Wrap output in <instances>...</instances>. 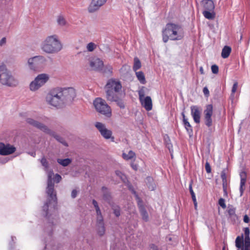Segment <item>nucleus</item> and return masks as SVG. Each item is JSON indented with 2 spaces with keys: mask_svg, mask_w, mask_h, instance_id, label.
<instances>
[{
  "mask_svg": "<svg viewBox=\"0 0 250 250\" xmlns=\"http://www.w3.org/2000/svg\"><path fill=\"white\" fill-rule=\"evenodd\" d=\"M75 96V90L73 88H56L47 93L45 101L49 105L59 108L70 103Z\"/></svg>",
  "mask_w": 250,
  "mask_h": 250,
  "instance_id": "f257e3e1",
  "label": "nucleus"
},
{
  "mask_svg": "<svg viewBox=\"0 0 250 250\" xmlns=\"http://www.w3.org/2000/svg\"><path fill=\"white\" fill-rule=\"evenodd\" d=\"M63 48V44L58 35L52 34L47 36L42 42L40 49L48 55L59 53Z\"/></svg>",
  "mask_w": 250,
  "mask_h": 250,
  "instance_id": "f03ea898",
  "label": "nucleus"
},
{
  "mask_svg": "<svg viewBox=\"0 0 250 250\" xmlns=\"http://www.w3.org/2000/svg\"><path fill=\"white\" fill-rule=\"evenodd\" d=\"M184 36L183 28L179 24L169 23L166 24L162 30L163 41L167 42L169 40L179 41Z\"/></svg>",
  "mask_w": 250,
  "mask_h": 250,
  "instance_id": "7ed1b4c3",
  "label": "nucleus"
},
{
  "mask_svg": "<svg viewBox=\"0 0 250 250\" xmlns=\"http://www.w3.org/2000/svg\"><path fill=\"white\" fill-rule=\"evenodd\" d=\"M18 80L12 75L6 66L2 63L0 65V83L2 85L15 87L19 84Z\"/></svg>",
  "mask_w": 250,
  "mask_h": 250,
  "instance_id": "20e7f679",
  "label": "nucleus"
},
{
  "mask_svg": "<svg viewBox=\"0 0 250 250\" xmlns=\"http://www.w3.org/2000/svg\"><path fill=\"white\" fill-rule=\"evenodd\" d=\"M50 80V75L45 73L37 75L29 84V89L32 92L38 91L43 86Z\"/></svg>",
  "mask_w": 250,
  "mask_h": 250,
  "instance_id": "39448f33",
  "label": "nucleus"
},
{
  "mask_svg": "<svg viewBox=\"0 0 250 250\" xmlns=\"http://www.w3.org/2000/svg\"><path fill=\"white\" fill-rule=\"evenodd\" d=\"M122 88L120 81L117 79L109 80L106 84V98L108 101H112L115 100V92H119Z\"/></svg>",
  "mask_w": 250,
  "mask_h": 250,
  "instance_id": "423d86ee",
  "label": "nucleus"
},
{
  "mask_svg": "<svg viewBox=\"0 0 250 250\" xmlns=\"http://www.w3.org/2000/svg\"><path fill=\"white\" fill-rule=\"evenodd\" d=\"M47 60L42 55H37L27 59L26 65L32 72H36L41 65L46 63Z\"/></svg>",
  "mask_w": 250,
  "mask_h": 250,
  "instance_id": "0eeeda50",
  "label": "nucleus"
},
{
  "mask_svg": "<svg viewBox=\"0 0 250 250\" xmlns=\"http://www.w3.org/2000/svg\"><path fill=\"white\" fill-rule=\"evenodd\" d=\"M93 104L97 112L107 117L111 116V109L104 100L97 98L94 101Z\"/></svg>",
  "mask_w": 250,
  "mask_h": 250,
  "instance_id": "6e6552de",
  "label": "nucleus"
},
{
  "mask_svg": "<svg viewBox=\"0 0 250 250\" xmlns=\"http://www.w3.org/2000/svg\"><path fill=\"white\" fill-rule=\"evenodd\" d=\"M53 175V171H49L47 173V184L46 192L51 200L55 201L56 199V194L54 190V185L53 182L52 176Z\"/></svg>",
  "mask_w": 250,
  "mask_h": 250,
  "instance_id": "1a4fd4ad",
  "label": "nucleus"
},
{
  "mask_svg": "<svg viewBox=\"0 0 250 250\" xmlns=\"http://www.w3.org/2000/svg\"><path fill=\"white\" fill-rule=\"evenodd\" d=\"M26 123L30 125L40 129L46 134L50 135H53L54 133L46 125L43 124L33 119L32 118H27L25 120Z\"/></svg>",
  "mask_w": 250,
  "mask_h": 250,
  "instance_id": "9d476101",
  "label": "nucleus"
},
{
  "mask_svg": "<svg viewBox=\"0 0 250 250\" xmlns=\"http://www.w3.org/2000/svg\"><path fill=\"white\" fill-rule=\"evenodd\" d=\"M139 100L142 105L147 110L149 111L152 109V100L149 96L145 97V92L144 88L141 89L139 92Z\"/></svg>",
  "mask_w": 250,
  "mask_h": 250,
  "instance_id": "9b49d317",
  "label": "nucleus"
},
{
  "mask_svg": "<svg viewBox=\"0 0 250 250\" xmlns=\"http://www.w3.org/2000/svg\"><path fill=\"white\" fill-rule=\"evenodd\" d=\"M95 126L100 132L101 135L105 139H111L112 141H114V137L112 136V131L106 128L105 125L100 122H96L95 124Z\"/></svg>",
  "mask_w": 250,
  "mask_h": 250,
  "instance_id": "f8f14e48",
  "label": "nucleus"
},
{
  "mask_svg": "<svg viewBox=\"0 0 250 250\" xmlns=\"http://www.w3.org/2000/svg\"><path fill=\"white\" fill-rule=\"evenodd\" d=\"M213 114V106L211 104L206 106L204 111L205 123L206 125L209 127L212 125L211 116Z\"/></svg>",
  "mask_w": 250,
  "mask_h": 250,
  "instance_id": "ddd939ff",
  "label": "nucleus"
},
{
  "mask_svg": "<svg viewBox=\"0 0 250 250\" xmlns=\"http://www.w3.org/2000/svg\"><path fill=\"white\" fill-rule=\"evenodd\" d=\"M107 0H92L90 4L88 7V11L90 13H93L99 9V8L104 5Z\"/></svg>",
  "mask_w": 250,
  "mask_h": 250,
  "instance_id": "4468645a",
  "label": "nucleus"
},
{
  "mask_svg": "<svg viewBox=\"0 0 250 250\" xmlns=\"http://www.w3.org/2000/svg\"><path fill=\"white\" fill-rule=\"evenodd\" d=\"M16 151V148L9 144H4L0 143V154L2 155H7L12 154Z\"/></svg>",
  "mask_w": 250,
  "mask_h": 250,
  "instance_id": "2eb2a0df",
  "label": "nucleus"
},
{
  "mask_svg": "<svg viewBox=\"0 0 250 250\" xmlns=\"http://www.w3.org/2000/svg\"><path fill=\"white\" fill-rule=\"evenodd\" d=\"M89 65L92 70H99L102 69L103 67L104 62L99 58L95 57L90 60Z\"/></svg>",
  "mask_w": 250,
  "mask_h": 250,
  "instance_id": "dca6fc26",
  "label": "nucleus"
},
{
  "mask_svg": "<svg viewBox=\"0 0 250 250\" xmlns=\"http://www.w3.org/2000/svg\"><path fill=\"white\" fill-rule=\"evenodd\" d=\"M191 114L194 122L196 123H199L200 122L201 109L197 106L193 105L190 107Z\"/></svg>",
  "mask_w": 250,
  "mask_h": 250,
  "instance_id": "f3484780",
  "label": "nucleus"
},
{
  "mask_svg": "<svg viewBox=\"0 0 250 250\" xmlns=\"http://www.w3.org/2000/svg\"><path fill=\"white\" fill-rule=\"evenodd\" d=\"M96 230L98 235L100 237L105 234V229L103 219L99 218L96 221Z\"/></svg>",
  "mask_w": 250,
  "mask_h": 250,
  "instance_id": "a211bd4d",
  "label": "nucleus"
},
{
  "mask_svg": "<svg viewBox=\"0 0 250 250\" xmlns=\"http://www.w3.org/2000/svg\"><path fill=\"white\" fill-rule=\"evenodd\" d=\"M43 212L42 214L45 216L49 220L54 219L57 217L56 212L54 209L50 212L48 211V205L46 203L42 207Z\"/></svg>",
  "mask_w": 250,
  "mask_h": 250,
  "instance_id": "6ab92c4d",
  "label": "nucleus"
},
{
  "mask_svg": "<svg viewBox=\"0 0 250 250\" xmlns=\"http://www.w3.org/2000/svg\"><path fill=\"white\" fill-rule=\"evenodd\" d=\"M202 5L205 10L213 11L214 9V4L211 0H203L202 1Z\"/></svg>",
  "mask_w": 250,
  "mask_h": 250,
  "instance_id": "aec40b11",
  "label": "nucleus"
},
{
  "mask_svg": "<svg viewBox=\"0 0 250 250\" xmlns=\"http://www.w3.org/2000/svg\"><path fill=\"white\" fill-rule=\"evenodd\" d=\"M240 175L241 177L240 192V196H241L243 195L244 190L245 189L244 187L246 183V174L245 172H242L240 173Z\"/></svg>",
  "mask_w": 250,
  "mask_h": 250,
  "instance_id": "412c9836",
  "label": "nucleus"
},
{
  "mask_svg": "<svg viewBox=\"0 0 250 250\" xmlns=\"http://www.w3.org/2000/svg\"><path fill=\"white\" fill-rule=\"evenodd\" d=\"M57 25L60 27H64L68 25V22L65 17L62 15H59L56 19Z\"/></svg>",
  "mask_w": 250,
  "mask_h": 250,
  "instance_id": "4be33fe9",
  "label": "nucleus"
},
{
  "mask_svg": "<svg viewBox=\"0 0 250 250\" xmlns=\"http://www.w3.org/2000/svg\"><path fill=\"white\" fill-rule=\"evenodd\" d=\"M139 211L141 213L142 219L146 222L148 221L149 220V216L147 212L143 206L140 204H139Z\"/></svg>",
  "mask_w": 250,
  "mask_h": 250,
  "instance_id": "5701e85b",
  "label": "nucleus"
},
{
  "mask_svg": "<svg viewBox=\"0 0 250 250\" xmlns=\"http://www.w3.org/2000/svg\"><path fill=\"white\" fill-rule=\"evenodd\" d=\"M182 115L183 118V123L185 125L186 129L189 134H191L192 132V127L189 124V123L187 119L186 118L184 112H182Z\"/></svg>",
  "mask_w": 250,
  "mask_h": 250,
  "instance_id": "b1692460",
  "label": "nucleus"
},
{
  "mask_svg": "<svg viewBox=\"0 0 250 250\" xmlns=\"http://www.w3.org/2000/svg\"><path fill=\"white\" fill-rule=\"evenodd\" d=\"M123 158L125 160H132L136 157L135 152L132 150H129L127 153L123 152L122 154Z\"/></svg>",
  "mask_w": 250,
  "mask_h": 250,
  "instance_id": "393cba45",
  "label": "nucleus"
},
{
  "mask_svg": "<svg viewBox=\"0 0 250 250\" xmlns=\"http://www.w3.org/2000/svg\"><path fill=\"white\" fill-rule=\"evenodd\" d=\"M231 51V48L229 46H225L222 49L221 56L223 58L226 59L229 57Z\"/></svg>",
  "mask_w": 250,
  "mask_h": 250,
  "instance_id": "a878e982",
  "label": "nucleus"
},
{
  "mask_svg": "<svg viewBox=\"0 0 250 250\" xmlns=\"http://www.w3.org/2000/svg\"><path fill=\"white\" fill-rule=\"evenodd\" d=\"M221 178L222 179L223 182V190L224 192L226 193L227 192V175H226V170H223L221 172Z\"/></svg>",
  "mask_w": 250,
  "mask_h": 250,
  "instance_id": "bb28decb",
  "label": "nucleus"
},
{
  "mask_svg": "<svg viewBox=\"0 0 250 250\" xmlns=\"http://www.w3.org/2000/svg\"><path fill=\"white\" fill-rule=\"evenodd\" d=\"M148 188L150 190H153L156 188V185L153 182V179L150 177H148L146 179V181Z\"/></svg>",
  "mask_w": 250,
  "mask_h": 250,
  "instance_id": "cd10ccee",
  "label": "nucleus"
},
{
  "mask_svg": "<svg viewBox=\"0 0 250 250\" xmlns=\"http://www.w3.org/2000/svg\"><path fill=\"white\" fill-rule=\"evenodd\" d=\"M57 162L63 167H66L70 165L72 162V160L69 158L60 159L59 158L57 160Z\"/></svg>",
  "mask_w": 250,
  "mask_h": 250,
  "instance_id": "c85d7f7f",
  "label": "nucleus"
},
{
  "mask_svg": "<svg viewBox=\"0 0 250 250\" xmlns=\"http://www.w3.org/2000/svg\"><path fill=\"white\" fill-rule=\"evenodd\" d=\"M204 16L209 20L213 19L215 17V14L213 11L204 10L203 12Z\"/></svg>",
  "mask_w": 250,
  "mask_h": 250,
  "instance_id": "c756f323",
  "label": "nucleus"
},
{
  "mask_svg": "<svg viewBox=\"0 0 250 250\" xmlns=\"http://www.w3.org/2000/svg\"><path fill=\"white\" fill-rule=\"evenodd\" d=\"M243 235L237 237L235 240V246L237 248L240 249L242 248L243 245Z\"/></svg>",
  "mask_w": 250,
  "mask_h": 250,
  "instance_id": "7c9ffc66",
  "label": "nucleus"
},
{
  "mask_svg": "<svg viewBox=\"0 0 250 250\" xmlns=\"http://www.w3.org/2000/svg\"><path fill=\"white\" fill-rule=\"evenodd\" d=\"M136 76H137L138 79L139 80V81L141 83H142L143 84H144L146 83V80H145V76H144V73L142 72L139 71V72H136Z\"/></svg>",
  "mask_w": 250,
  "mask_h": 250,
  "instance_id": "2f4dec72",
  "label": "nucleus"
},
{
  "mask_svg": "<svg viewBox=\"0 0 250 250\" xmlns=\"http://www.w3.org/2000/svg\"><path fill=\"white\" fill-rule=\"evenodd\" d=\"M189 191L190 192V194L191 195L192 199L193 200V201L194 202V205L195 207V208L196 209L197 207V202L196 199L195 195V193L193 192V190L192 188L191 184L189 185Z\"/></svg>",
  "mask_w": 250,
  "mask_h": 250,
  "instance_id": "473e14b6",
  "label": "nucleus"
},
{
  "mask_svg": "<svg viewBox=\"0 0 250 250\" xmlns=\"http://www.w3.org/2000/svg\"><path fill=\"white\" fill-rule=\"evenodd\" d=\"M141 67V64L140 60L137 58H134V63L133 66V70L136 71L137 70L140 68Z\"/></svg>",
  "mask_w": 250,
  "mask_h": 250,
  "instance_id": "72a5a7b5",
  "label": "nucleus"
},
{
  "mask_svg": "<svg viewBox=\"0 0 250 250\" xmlns=\"http://www.w3.org/2000/svg\"><path fill=\"white\" fill-rule=\"evenodd\" d=\"M41 163L42 166L44 167V170L46 171L47 173L50 170H48V163L46 158L45 157H42L41 160Z\"/></svg>",
  "mask_w": 250,
  "mask_h": 250,
  "instance_id": "f704fd0d",
  "label": "nucleus"
},
{
  "mask_svg": "<svg viewBox=\"0 0 250 250\" xmlns=\"http://www.w3.org/2000/svg\"><path fill=\"white\" fill-rule=\"evenodd\" d=\"M97 45L93 42H89L86 45V49L89 52L93 51L96 48Z\"/></svg>",
  "mask_w": 250,
  "mask_h": 250,
  "instance_id": "c9c22d12",
  "label": "nucleus"
},
{
  "mask_svg": "<svg viewBox=\"0 0 250 250\" xmlns=\"http://www.w3.org/2000/svg\"><path fill=\"white\" fill-rule=\"evenodd\" d=\"M116 102L118 105L121 108H124L125 107V104L124 102L120 99H118L116 96H115V100H113L112 102Z\"/></svg>",
  "mask_w": 250,
  "mask_h": 250,
  "instance_id": "e433bc0d",
  "label": "nucleus"
},
{
  "mask_svg": "<svg viewBox=\"0 0 250 250\" xmlns=\"http://www.w3.org/2000/svg\"><path fill=\"white\" fill-rule=\"evenodd\" d=\"M112 209L113 210V213L116 216L119 217L120 215V208L118 206H113Z\"/></svg>",
  "mask_w": 250,
  "mask_h": 250,
  "instance_id": "4c0bfd02",
  "label": "nucleus"
},
{
  "mask_svg": "<svg viewBox=\"0 0 250 250\" xmlns=\"http://www.w3.org/2000/svg\"><path fill=\"white\" fill-rule=\"evenodd\" d=\"M52 132L54 133V134L53 135H52V136H53L54 138H55L56 139V140H57L59 142H60L61 143H62V144H63L64 146H67V144L66 143V142L62 137L56 135L55 133V132H53V131H52Z\"/></svg>",
  "mask_w": 250,
  "mask_h": 250,
  "instance_id": "58836bf2",
  "label": "nucleus"
},
{
  "mask_svg": "<svg viewBox=\"0 0 250 250\" xmlns=\"http://www.w3.org/2000/svg\"><path fill=\"white\" fill-rule=\"evenodd\" d=\"M95 208L97 214V220H99V218L103 219L102 212L99 206L95 207Z\"/></svg>",
  "mask_w": 250,
  "mask_h": 250,
  "instance_id": "ea45409f",
  "label": "nucleus"
},
{
  "mask_svg": "<svg viewBox=\"0 0 250 250\" xmlns=\"http://www.w3.org/2000/svg\"><path fill=\"white\" fill-rule=\"evenodd\" d=\"M116 175L118 176L122 181H125L126 180V177L125 175L122 173V172H121L119 170H116L115 171Z\"/></svg>",
  "mask_w": 250,
  "mask_h": 250,
  "instance_id": "a19ab883",
  "label": "nucleus"
},
{
  "mask_svg": "<svg viewBox=\"0 0 250 250\" xmlns=\"http://www.w3.org/2000/svg\"><path fill=\"white\" fill-rule=\"evenodd\" d=\"M52 179H53V180L54 179V180L56 183H59L61 181L62 177L61 176V175H60L58 174H56L55 175L54 174L53 176H52Z\"/></svg>",
  "mask_w": 250,
  "mask_h": 250,
  "instance_id": "79ce46f5",
  "label": "nucleus"
},
{
  "mask_svg": "<svg viewBox=\"0 0 250 250\" xmlns=\"http://www.w3.org/2000/svg\"><path fill=\"white\" fill-rule=\"evenodd\" d=\"M237 88H238V83L237 82H235L233 85L232 89H231V96H233L234 94L236 91Z\"/></svg>",
  "mask_w": 250,
  "mask_h": 250,
  "instance_id": "37998d69",
  "label": "nucleus"
},
{
  "mask_svg": "<svg viewBox=\"0 0 250 250\" xmlns=\"http://www.w3.org/2000/svg\"><path fill=\"white\" fill-rule=\"evenodd\" d=\"M218 203L219 205L224 209L226 208V205L225 204V200L223 198H220L219 200Z\"/></svg>",
  "mask_w": 250,
  "mask_h": 250,
  "instance_id": "c03bdc74",
  "label": "nucleus"
},
{
  "mask_svg": "<svg viewBox=\"0 0 250 250\" xmlns=\"http://www.w3.org/2000/svg\"><path fill=\"white\" fill-rule=\"evenodd\" d=\"M7 40L6 37H3L0 40V47L4 46L6 45Z\"/></svg>",
  "mask_w": 250,
  "mask_h": 250,
  "instance_id": "a18cd8bd",
  "label": "nucleus"
},
{
  "mask_svg": "<svg viewBox=\"0 0 250 250\" xmlns=\"http://www.w3.org/2000/svg\"><path fill=\"white\" fill-rule=\"evenodd\" d=\"M235 212V208H233L232 207H229L228 213L230 215L232 216V215H234Z\"/></svg>",
  "mask_w": 250,
  "mask_h": 250,
  "instance_id": "49530a36",
  "label": "nucleus"
},
{
  "mask_svg": "<svg viewBox=\"0 0 250 250\" xmlns=\"http://www.w3.org/2000/svg\"><path fill=\"white\" fill-rule=\"evenodd\" d=\"M219 68L217 65H213L211 66V71L214 74H217L218 72Z\"/></svg>",
  "mask_w": 250,
  "mask_h": 250,
  "instance_id": "de8ad7c7",
  "label": "nucleus"
},
{
  "mask_svg": "<svg viewBox=\"0 0 250 250\" xmlns=\"http://www.w3.org/2000/svg\"><path fill=\"white\" fill-rule=\"evenodd\" d=\"M245 237H250V229L249 228H245L244 229Z\"/></svg>",
  "mask_w": 250,
  "mask_h": 250,
  "instance_id": "09e8293b",
  "label": "nucleus"
},
{
  "mask_svg": "<svg viewBox=\"0 0 250 250\" xmlns=\"http://www.w3.org/2000/svg\"><path fill=\"white\" fill-rule=\"evenodd\" d=\"M205 168L207 173H210L211 172V168L208 162H206L205 164Z\"/></svg>",
  "mask_w": 250,
  "mask_h": 250,
  "instance_id": "8fccbe9b",
  "label": "nucleus"
},
{
  "mask_svg": "<svg viewBox=\"0 0 250 250\" xmlns=\"http://www.w3.org/2000/svg\"><path fill=\"white\" fill-rule=\"evenodd\" d=\"M244 246H250V237H245V238Z\"/></svg>",
  "mask_w": 250,
  "mask_h": 250,
  "instance_id": "3c124183",
  "label": "nucleus"
},
{
  "mask_svg": "<svg viewBox=\"0 0 250 250\" xmlns=\"http://www.w3.org/2000/svg\"><path fill=\"white\" fill-rule=\"evenodd\" d=\"M203 93L207 96L208 97L209 95V90L207 87H205L203 88Z\"/></svg>",
  "mask_w": 250,
  "mask_h": 250,
  "instance_id": "603ef678",
  "label": "nucleus"
},
{
  "mask_svg": "<svg viewBox=\"0 0 250 250\" xmlns=\"http://www.w3.org/2000/svg\"><path fill=\"white\" fill-rule=\"evenodd\" d=\"M77 193H78V192L76 190H75V189L73 190L71 192V197L73 198H75L77 196Z\"/></svg>",
  "mask_w": 250,
  "mask_h": 250,
  "instance_id": "864d4df0",
  "label": "nucleus"
},
{
  "mask_svg": "<svg viewBox=\"0 0 250 250\" xmlns=\"http://www.w3.org/2000/svg\"><path fill=\"white\" fill-rule=\"evenodd\" d=\"M249 220L250 219L249 217L247 215H245L244 217V221L245 223H248L249 222Z\"/></svg>",
  "mask_w": 250,
  "mask_h": 250,
  "instance_id": "5fc2aeb1",
  "label": "nucleus"
},
{
  "mask_svg": "<svg viewBox=\"0 0 250 250\" xmlns=\"http://www.w3.org/2000/svg\"><path fill=\"white\" fill-rule=\"evenodd\" d=\"M131 167H132V168L135 170H137V168H138V166L136 164H134L133 163H132L131 164Z\"/></svg>",
  "mask_w": 250,
  "mask_h": 250,
  "instance_id": "6e6d98bb",
  "label": "nucleus"
},
{
  "mask_svg": "<svg viewBox=\"0 0 250 250\" xmlns=\"http://www.w3.org/2000/svg\"><path fill=\"white\" fill-rule=\"evenodd\" d=\"M92 204L93 205L95 208L98 206V203L95 200H92Z\"/></svg>",
  "mask_w": 250,
  "mask_h": 250,
  "instance_id": "4d7b16f0",
  "label": "nucleus"
},
{
  "mask_svg": "<svg viewBox=\"0 0 250 250\" xmlns=\"http://www.w3.org/2000/svg\"><path fill=\"white\" fill-rule=\"evenodd\" d=\"M241 250H250V246H244V248Z\"/></svg>",
  "mask_w": 250,
  "mask_h": 250,
  "instance_id": "13d9d810",
  "label": "nucleus"
},
{
  "mask_svg": "<svg viewBox=\"0 0 250 250\" xmlns=\"http://www.w3.org/2000/svg\"><path fill=\"white\" fill-rule=\"evenodd\" d=\"M199 70L201 74H204V71L202 66L200 67Z\"/></svg>",
  "mask_w": 250,
  "mask_h": 250,
  "instance_id": "bf43d9fd",
  "label": "nucleus"
},
{
  "mask_svg": "<svg viewBox=\"0 0 250 250\" xmlns=\"http://www.w3.org/2000/svg\"><path fill=\"white\" fill-rule=\"evenodd\" d=\"M167 147L169 149L170 152H171V148L172 147V146L170 144H168Z\"/></svg>",
  "mask_w": 250,
  "mask_h": 250,
  "instance_id": "052dcab7",
  "label": "nucleus"
},
{
  "mask_svg": "<svg viewBox=\"0 0 250 250\" xmlns=\"http://www.w3.org/2000/svg\"><path fill=\"white\" fill-rule=\"evenodd\" d=\"M158 250L157 248L155 247V246H153L151 248V250Z\"/></svg>",
  "mask_w": 250,
  "mask_h": 250,
  "instance_id": "680f3d73",
  "label": "nucleus"
},
{
  "mask_svg": "<svg viewBox=\"0 0 250 250\" xmlns=\"http://www.w3.org/2000/svg\"><path fill=\"white\" fill-rule=\"evenodd\" d=\"M108 197L109 196L108 195H104V198L106 200H108Z\"/></svg>",
  "mask_w": 250,
  "mask_h": 250,
  "instance_id": "e2e57ef3",
  "label": "nucleus"
},
{
  "mask_svg": "<svg viewBox=\"0 0 250 250\" xmlns=\"http://www.w3.org/2000/svg\"><path fill=\"white\" fill-rule=\"evenodd\" d=\"M108 69H109V71L110 72H111V71H112V67H111V66H108Z\"/></svg>",
  "mask_w": 250,
  "mask_h": 250,
  "instance_id": "0e129e2a",
  "label": "nucleus"
},
{
  "mask_svg": "<svg viewBox=\"0 0 250 250\" xmlns=\"http://www.w3.org/2000/svg\"><path fill=\"white\" fill-rule=\"evenodd\" d=\"M34 155H35V153L32 154V155L34 156Z\"/></svg>",
  "mask_w": 250,
  "mask_h": 250,
  "instance_id": "69168bd1",
  "label": "nucleus"
},
{
  "mask_svg": "<svg viewBox=\"0 0 250 250\" xmlns=\"http://www.w3.org/2000/svg\"><path fill=\"white\" fill-rule=\"evenodd\" d=\"M34 155H35V153L32 154V155L34 156Z\"/></svg>",
  "mask_w": 250,
  "mask_h": 250,
  "instance_id": "338daca9",
  "label": "nucleus"
},
{
  "mask_svg": "<svg viewBox=\"0 0 250 250\" xmlns=\"http://www.w3.org/2000/svg\"><path fill=\"white\" fill-rule=\"evenodd\" d=\"M132 192H133V193H135V192L134 191L132 190Z\"/></svg>",
  "mask_w": 250,
  "mask_h": 250,
  "instance_id": "774afa93",
  "label": "nucleus"
}]
</instances>
